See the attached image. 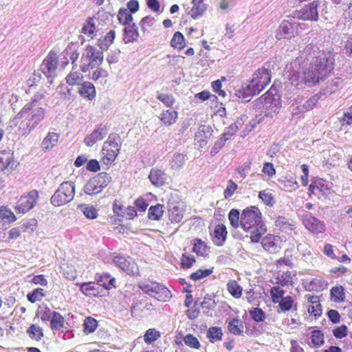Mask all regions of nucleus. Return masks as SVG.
<instances>
[{
  "mask_svg": "<svg viewBox=\"0 0 352 352\" xmlns=\"http://www.w3.org/2000/svg\"><path fill=\"white\" fill-rule=\"evenodd\" d=\"M38 98H34L28 102L15 116L14 120L20 122L19 130L23 135L29 134L44 119L45 110L42 107L34 108Z\"/></svg>",
  "mask_w": 352,
  "mask_h": 352,
  "instance_id": "obj_1",
  "label": "nucleus"
},
{
  "mask_svg": "<svg viewBox=\"0 0 352 352\" xmlns=\"http://www.w3.org/2000/svg\"><path fill=\"white\" fill-rule=\"evenodd\" d=\"M334 69L333 57H322L320 62L310 63L302 71V81L305 85H315L324 80Z\"/></svg>",
  "mask_w": 352,
  "mask_h": 352,
  "instance_id": "obj_2",
  "label": "nucleus"
},
{
  "mask_svg": "<svg viewBox=\"0 0 352 352\" xmlns=\"http://www.w3.org/2000/svg\"><path fill=\"white\" fill-rule=\"evenodd\" d=\"M121 138L118 133H111L104 142L101 150L100 162L105 165H112L121 149Z\"/></svg>",
  "mask_w": 352,
  "mask_h": 352,
  "instance_id": "obj_3",
  "label": "nucleus"
},
{
  "mask_svg": "<svg viewBox=\"0 0 352 352\" xmlns=\"http://www.w3.org/2000/svg\"><path fill=\"white\" fill-rule=\"evenodd\" d=\"M104 60L103 52L93 45H87L81 56L80 69L85 73L100 66Z\"/></svg>",
  "mask_w": 352,
  "mask_h": 352,
  "instance_id": "obj_4",
  "label": "nucleus"
},
{
  "mask_svg": "<svg viewBox=\"0 0 352 352\" xmlns=\"http://www.w3.org/2000/svg\"><path fill=\"white\" fill-rule=\"evenodd\" d=\"M271 81V71L264 67L258 68L247 86L249 95L255 96L262 91Z\"/></svg>",
  "mask_w": 352,
  "mask_h": 352,
  "instance_id": "obj_5",
  "label": "nucleus"
},
{
  "mask_svg": "<svg viewBox=\"0 0 352 352\" xmlns=\"http://www.w3.org/2000/svg\"><path fill=\"white\" fill-rule=\"evenodd\" d=\"M74 195V184L70 181L63 182L51 197L50 202L54 206L59 207L70 202Z\"/></svg>",
  "mask_w": 352,
  "mask_h": 352,
  "instance_id": "obj_6",
  "label": "nucleus"
},
{
  "mask_svg": "<svg viewBox=\"0 0 352 352\" xmlns=\"http://www.w3.org/2000/svg\"><path fill=\"white\" fill-rule=\"evenodd\" d=\"M272 302L278 305V312H289L294 307L296 309L294 298L289 295L284 296L285 291L280 286H273L270 290Z\"/></svg>",
  "mask_w": 352,
  "mask_h": 352,
  "instance_id": "obj_7",
  "label": "nucleus"
},
{
  "mask_svg": "<svg viewBox=\"0 0 352 352\" xmlns=\"http://www.w3.org/2000/svg\"><path fill=\"white\" fill-rule=\"evenodd\" d=\"M262 214L256 206H250L244 209L240 219V226L244 231L258 227L261 223Z\"/></svg>",
  "mask_w": 352,
  "mask_h": 352,
  "instance_id": "obj_8",
  "label": "nucleus"
},
{
  "mask_svg": "<svg viewBox=\"0 0 352 352\" xmlns=\"http://www.w3.org/2000/svg\"><path fill=\"white\" fill-rule=\"evenodd\" d=\"M138 287L144 294L160 301H166L170 297L168 288L155 281L140 283Z\"/></svg>",
  "mask_w": 352,
  "mask_h": 352,
  "instance_id": "obj_9",
  "label": "nucleus"
},
{
  "mask_svg": "<svg viewBox=\"0 0 352 352\" xmlns=\"http://www.w3.org/2000/svg\"><path fill=\"white\" fill-rule=\"evenodd\" d=\"M295 18L289 17L283 20L280 24L276 37L278 40L291 39L299 34L300 23L295 21Z\"/></svg>",
  "mask_w": 352,
  "mask_h": 352,
  "instance_id": "obj_10",
  "label": "nucleus"
},
{
  "mask_svg": "<svg viewBox=\"0 0 352 352\" xmlns=\"http://www.w3.org/2000/svg\"><path fill=\"white\" fill-rule=\"evenodd\" d=\"M113 263L127 275L132 276H138L140 275L138 265L135 261L129 256L119 254L113 258Z\"/></svg>",
  "mask_w": 352,
  "mask_h": 352,
  "instance_id": "obj_11",
  "label": "nucleus"
},
{
  "mask_svg": "<svg viewBox=\"0 0 352 352\" xmlns=\"http://www.w3.org/2000/svg\"><path fill=\"white\" fill-rule=\"evenodd\" d=\"M39 192L37 190H32L26 195L20 197L16 203L14 210L16 214H25L31 210L37 204Z\"/></svg>",
  "mask_w": 352,
  "mask_h": 352,
  "instance_id": "obj_12",
  "label": "nucleus"
},
{
  "mask_svg": "<svg viewBox=\"0 0 352 352\" xmlns=\"http://www.w3.org/2000/svg\"><path fill=\"white\" fill-rule=\"evenodd\" d=\"M320 6L319 1H314L302 9L293 12V18L303 21H317L319 19L318 8Z\"/></svg>",
  "mask_w": 352,
  "mask_h": 352,
  "instance_id": "obj_13",
  "label": "nucleus"
},
{
  "mask_svg": "<svg viewBox=\"0 0 352 352\" xmlns=\"http://www.w3.org/2000/svg\"><path fill=\"white\" fill-rule=\"evenodd\" d=\"M19 162L15 160L11 149L0 150V172L10 173L17 168Z\"/></svg>",
  "mask_w": 352,
  "mask_h": 352,
  "instance_id": "obj_14",
  "label": "nucleus"
},
{
  "mask_svg": "<svg viewBox=\"0 0 352 352\" xmlns=\"http://www.w3.org/2000/svg\"><path fill=\"white\" fill-rule=\"evenodd\" d=\"M302 223L308 230L314 234H318L325 231L324 222L320 221L311 214H307L303 216Z\"/></svg>",
  "mask_w": 352,
  "mask_h": 352,
  "instance_id": "obj_15",
  "label": "nucleus"
},
{
  "mask_svg": "<svg viewBox=\"0 0 352 352\" xmlns=\"http://www.w3.org/2000/svg\"><path fill=\"white\" fill-rule=\"evenodd\" d=\"M281 238L274 234H268L261 240L263 249L269 253L275 254L280 249Z\"/></svg>",
  "mask_w": 352,
  "mask_h": 352,
  "instance_id": "obj_16",
  "label": "nucleus"
},
{
  "mask_svg": "<svg viewBox=\"0 0 352 352\" xmlns=\"http://www.w3.org/2000/svg\"><path fill=\"white\" fill-rule=\"evenodd\" d=\"M80 292L89 297H102L105 294L103 289L94 282L83 283L80 285Z\"/></svg>",
  "mask_w": 352,
  "mask_h": 352,
  "instance_id": "obj_17",
  "label": "nucleus"
},
{
  "mask_svg": "<svg viewBox=\"0 0 352 352\" xmlns=\"http://www.w3.org/2000/svg\"><path fill=\"white\" fill-rule=\"evenodd\" d=\"M296 273L289 270H278L276 272V284L281 287H289L294 285Z\"/></svg>",
  "mask_w": 352,
  "mask_h": 352,
  "instance_id": "obj_18",
  "label": "nucleus"
},
{
  "mask_svg": "<svg viewBox=\"0 0 352 352\" xmlns=\"http://www.w3.org/2000/svg\"><path fill=\"white\" fill-rule=\"evenodd\" d=\"M228 231L226 226L223 223H218L215 226L213 233L211 234L212 243L218 246H223L226 241Z\"/></svg>",
  "mask_w": 352,
  "mask_h": 352,
  "instance_id": "obj_19",
  "label": "nucleus"
},
{
  "mask_svg": "<svg viewBox=\"0 0 352 352\" xmlns=\"http://www.w3.org/2000/svg\"><path fill=\"white\" fill-rule=\"evenodd\" d=\"M307 301V311L310 316L318 318L322 315V306L318 296L308 294L305 296Z\"/></svg>",
  "mask_w": 352,
  "mask_h": 352,
  "instance_id": "obj_20",
  "label": "nucleus"
},
{
  "mask_svg": "<svg viewBox=\"0 0 352 352\" xmlns=\"http://www.w3.org/2000/svg\"><path fill=\"white\" fill-rule=\"evenodd\" d=\"M302 54L305 58L307 60H311V63H319L322 57H331L330 56H327L324 52L320 51L318 47L311 43L307 45L304 48Z\"/></svg>",
  "mask_w": 352,
  "mask_h": 352,
  "instance_id": "obj_21",
  "label": "nucleus"
},
{
  "mask_svg": "<svg viewBox=\"0 0 352 352\" xmlns=\"http://www.w3.org/2000/svg\"><path fill=\"white\" fill-rule=\"evenodd\" d=\"M78 94L85 99L93 100L96 96V90L94 85L89 81H84L80 85Z\"/></svg>",
  "mask_w": 352,
  "mask_h": 352,
  "instance_id": "obj_22",
  "label": "nucleus"
},
{
  "mask_svg": "<svg viewBox=\"0 0 352 352\" xmlns=\"http://www.w3.org/2000/svg\"><path fill=\"white\" fill-rule=\"evenodd\" d=\"M107 135V128L97 127L93 132L87 135L84 139V142L87 146H92L98 141L102 140Z\"/></svg>",
  "mask_w": 352,
  "mask_h": 352,
  "instance_id": "obj_23",
  "label": "nucleus"
},
{
  "mask_svg": "<svg viewBox=\"0 0 352 352\" xmlns=\"http://www.w3.org/2000/svg\"><path fill=\"white\" fill-rule=\"evenodd\" d=\"M329 189L328 182L322 178H314L309 186V195H316L317 191L324 193Z\"/></svg>",
  "mask_w": 352,
  "mask_h": 352,
  "instance_id": "obj_24",
  "label": "nucleus"
},
{
  "mask_svg": "<svg viewBox=\"0 0 352 352\" xmlns=\"http://www.w3.org/2000/svg\"><path fill=\"white\" fill-rule=\"evenodd\" d=\"M148 178L151 184L157 187L164 186L166 182V175L165 173L157 168L151 170Z\"/></svg>",
  "mask_w": 352,
  "mask_h": 352,
  "instance_id": "obj_25",
  "label": "nucleus"
},
{
  "mask_svg": "<svg viewBox=\"0 0 352 352\" xmlns=\"http://www.w3.org/2000/svg\"><path fill=\"white\" fill-rule=\"evenodd\" d=\"M96 281L100 287H102L103 290H110L116 287V278L109 273H103L96 279Z\"/></svg>",
  "mask_w": 352,
  "mask_h": 352,
  "instance_id": "obj_26",
  "label": "nucleus"
},
{
  "mask_svg": "<svg viewBox=\"0 0 352 352\" xmlns=\"http://www.w3.org/2000/svg\"><path fill=\"white\" fill-rule=\"evenodd\" d=\"M192 244L193 245L192 250L198 256L206 257L208 256L209 247L205 241L201 239L196 238L192 240Z\"/></svg>",
  "mask_w": 352,
  "mask_h": 352,
  "instance_id": "obj_27",
  "label": "nucleus"
},
{
  "mask_svg": "<svg viewBox=\"0 0 352 352\" xmlns=\"http://www.w3.org/2000/svg\"><path fill=\"white\" fill-rule=\"evenodd\" d=\"M159 118L165 126H170L177 122L178 112L173 109L164 110L161 112Z\"/></svg>",
  "mask_w": 352,
  "mask_h": 352,
  "instance_id": "obj_28",
  "label": "nucleus"
},
{
  "mask_svg": "<svg viewBox=\"0 0 352 352\" xmlns=\"http://www.w3.org/2000/svg\"><path fill=\"white\" fill-rule=\"evenodd\" d=\"M116 37L115 30H110L98 40V45L100 50H107L113 43Z\"/></svg>",
  "mask_w": 352,
  "mask_h": 352,
  "instance_id": "obj_29",
  "label": "nucleus"
},
{
  "mask_svg": "<svg viewBox=\"0 0 352 352\" xmlns=\"http://www.w3.org/2000/svg\"><path fill=\"white\" fill-rule=\"evenodd\" d=\"M229 332L235 336H240L243 333V322L238 318H233L228 322Z\"/></svg>",
  "mask_w": 352,
  "mask_h": 352,
  "instance_id": "obj_30",
  "label": "nucleus"
},
{
  "mask_svg": "<svg viewBox=\"0 0 352 352\" xmlns=\"http://www.w3.org/2000/svg\"><path fill=\"white\" fill-rule=\"evenodd\" d=\"M59 135L54 132H49L41 142L43 150L47 151L54 147L58 141Z\"/></svg>",
  "mask_w": 352,
  "mask_h": 352,
  "instance_id": "obj_31",
  "label": "nucleus"
},
{
  "mask_svg": "<svg viewBox=\"0 0 352 352\" xmlns=\"http://www.w3.org/2000/svg\"><path fill=\"white\" fill-rule=\"evenodd\" d=\"M278 93V90L276 87L275 85H272L268 91L258 98V101L260 103H264L265 104H272L276 100Z\"/></svg>",
  "mask_w": 352,
  "mask_h": 352,
  "instance_id": "obj_32",
  "label": "nucleus"
},
{
  "mask_svg": "<svg viewBox=\"0 0 352 352\" xmlns=\"http://www.w3.org/2000/svg\"><path fill=\"white\" fill-rule=\"evenodd\" d=\"M83 75L78 71L72 70L65 77L66 83L70 87L80 86L83 80Z\"/></svg>",
  "mask_w": 352,
  "mask_h": 352,
  "instance_id": "obj_33",
  "label": "nucleus"
},
{
  "mask_svg": "<svg viewBox=\"0 0 352 352\" xmlns=\"http://www.w3.org/2000/svg\"><path fill=\"white\" fill-rule=\"evenodd\" d=\"M170 45L175 50L182 51L186 45V39L180 32H175L170 40Z\"/></svg>",
  "mask_w": 352,
  "mask_h": 352,
  "instance_id": "obj_34",
  "label": "nucleus"
},
{
  "mask_svg": "<svg viewBox=\"0 0 352 352\" xmlns=\"http://www.w3.org/2000/svg\"><path fill=\"white\" fill-rule=\"evenodd\" d=\"M331 300L336 303L342 302L345 300L344 288L342 285H336L330 289Z\"/></svg>",
  "mask_w": 352,
  "mask_h": 352,
  "instance_id": "obj_35",
  "label": "nucleus"
},
{
  "mask_svg": "<svg viewBox=\"0 0 352 352\" xmlns=\"http://www.w3.org/2000/svg\"><path fill=\"white\" fill-rule=\"evenodd\" d=\"M28 336L33 340L40 341L44 336L43 329L36 324H32L26 331Z\"/></svg>",
  "mask_w": 352,
  "mask_h": 352,
  "instance_id": "obj_36",
  "label": "nucleus"
},
{
  "mask_svg": "<svg viewBox=\"0 0 352 352\" xmlns=\"http://www.w3.org/2000/svg\"><path fill=\"white\" fill-rule=\"evenodd\" d=\"M65 319L62 315L56 311H53L50 320V327L54 331H59L64 327Z\"/></svg>",
  "mask_w": 352,
  "mask_h": 352,
  "instance_id": "obj_37",
  "label": "nucleus"
},
{
  "mask_svg": "<svg viewBox=\"0 0 352 352\" xmlns=\"http://www.w3.org/2000/svg\"><path fill=\"white\" fill-rule=\"evenodd\" d=\"M164 206L160 204H157L155 206H152L148 209V217L150 219L153 221L160 220L164 214Z\"/></svg>",
  "mask_w": 352,
  "mask_h": 352,
  "instance_id": "obj_38",
  "label": "nucleus"
},
{
  "mask_svg": "<svg viewBox=\"0 0 352 352\" xmlns=\"http://www.w3.org/2000/svg\"><path fill=\"white\" fill-rule=\"evenodd\" d=\"M162 336V333L155 328H150L146 331L144 335V340L146 344H151L159 340Z\"/></svg>",
  "mask_w": 352,
  "mask_h": 352,
  "instance_id": "obj_39",
  "label": "nucleus"
},
{
  "mask_svg": "<svg viewBox=\"0 0 352 352\" xmlns=\"http://www.w3.org/2000/svg\"><path fill=\"white\" fill-rule=\"evenodd\" d=\"M132 14L126 8H120L117 15L119 23L123 25H130L133 19Z\"/></svg>",
  "mask_w": 352,
  "mask_h": 352,
  "instance_id": "obj_40",
  "label": "nucleus"
},
{
  "mask_svg": "<svg viewBox=\"0 0 352 352\" xmlns=\"http://www.w3.org/2000/svg\"><path fill=\"white\" fill-rule=\"evenodd\" d=\"M58 61L56 54L50 52L44 60V65L49 72H54L58 67Z\"/></svg>",
  "mask_w": 352,
  "mask_h": 352,
  "instance_id": "obj_41",
  "label": "nucleus"
},
{
  "mask_svg": "<svg viewBox=\"0 0 352 352\" xmlns=\"http://www.w3.org/2000/svg\"><path fill=\"white\" fill-rule=\"evenodd\" d=\"M275 226L283 232L292 231L294 229V224L284 217L279 216L275 221Z\"/></svg>",
  "mask_w": 352,
  "mask_h": 352,
  "instance_id": "obj_42",
  "label": "nucleus"
},
{
  "mask_svg": "<svg viewBox=\"0 0 352 352\" xmlns=\"http://www.w3.org/2000/svg\"><path fill=\"white\" fill-rule=\"evenodd\" d=\"M207 338L212 343L221 341L223 338V331L221 327H212L207 331Z\"/></svg>",
  "mask_w": 352,
  "mask_h": 352,
  "instance_id": "obj_43",
  "label": "nucleus"
},
{
  "mask_svg": "<svg viewBox=\"0 0 352 352\" xmlns=\"http://www.w3.org/2000/svg\"><path fill=\"white\" fill-rule=\"evenodd\" d=\"M138 36L137 27L135 23H133L131 27L124 29V41L125 43H132L136 41Z\"/></svg>",
  "mask_w": 352,
  "mask_h": 352,
  "instance_id": "obj_44",
  "label": "nucleus"
},
{
  "mask_svg": "<svg viewBox=\"0 0 352 352\" xmlns=\"http://www.w3.org/2000/svg\"><path fill=\"white\" fill-rule=\"evenodd\" d=\"M102 190L98 186V182L94 181V177L89 179L84 187V192L89 195H94L100 192Z\"/></svg>",
  "mask_w": 352,
  "mask_h": 352,
  "instance_id": "obj_45",
  "label": "nucleus"
},
{
  "mask_svg": "<svg viewBox=\"0 0 352 352\" xmlns=\"http://www.w3.org/2000/svg\"><path fill=\"white\" fill-rule=\"evenodd\" d=\"M227 289L235 298H239L242 295L243 289L236 280H230L227 283Z\"/></svg>",
  "mask_w": 352,
  "mask_h": 352,
  "instance_id": "obj_46",
  "label": "nucleus"
},
{
  "mask_svg": "<svg viewBox=\"0 0 352 352\" xmlns=\"http://www.w3.org/2000/svg\"><path fill=\"white\" fill-rule=\"evenodd\" d=\"M183 212L178 206H173L168 210V219L171 223H179L183 219Z\"/></svg>",
  "mask_w": 352,
  "mask_h": 352,
  "instance_id": "obj_47",
  "label": "nucleus"
},
{
  "mask_svg": "<svg viewBox=\"0 0 352 352\" xmlns=\"http://www.w3.org/2000/svg\"><path fill=\"white\" fill-rule=\"evenodd\" d=\"M207 10V6L205 3L192 4V7L189 11L191 18L197 19L201 16L204 12Z\"/></svg>",
  "mask_w": 352,
  "mask_h": 352,
  "instance_id": "obj_48",
  "label": "nucleus"
},
{
  "mask_svg": "<svg viewBox=\"0 0 352 352\" xmlns=\"http://www.w3.org/2000/svg\"><path fill=\"white\" fill-rule=\"evenodd\" d=\"M156 20L151 16H146L142 18L140 22V25L144 32H149L153 29Z\"/></svg>",
  "mask_w": 352,
  "mask_h": 352,
  "instance_id": "obj_49",
  "label": "nucleus"
},
{
  "mask_svg": "<svg viewBox=\"0 0 352 352\" xmlns=\"http://www.w3.org/2000/svg\"><path fill=\"white\" fill-rule=\"evenodd\" d=\"M94 181L98 182V186L101 188L102 190L106 186H108V184L111 182V175L104 172H102L98 173L97 175L94 177Z\"/></svg>",
  "mask_w": 352,
  "mask_h": 352,
  "instance_id": "obj_50",
  "label": "nucleus"
},
{
  "mask_svg": "<svg viewBox=\"0 0 352 352\" xmlns=\"http://www.w3.org/2000/svg\"><path fill=\"white\" fill-rule=\"evenodd\" d=\"M98 327V321L91 317H87L83 323V331L85 333L89 334L94 332Z\"/></svg>",
  "mask_w": 352,
  "mask_h": 352,
  "instance_id": "obj_51",
  "label": "nucleus"
},
{
  "mask_svg": "<svg viewBox=\"0 0 352 352\" xmlns=\"http://www.w3.org/2000/svg\"><path fill=\"white\" fill-rule=\"evenodd\" d=\"M258 198L268 206H272L275 203L274 195L269 189L260 191Z\"/></svg>",
  "mask_w": 352,
  "mask_h": 352,
  "instance_id": "obj_52",
  "label": "nucleus"
},
{
  "mask_svg": "<svg viewBox=\"0 0 352 352\" xmlns=\"http://www.w3.org/2000/svg\"><path fill=\"white\" fill-rule=\"evenodd\" d=\"M0 218L6 220L8 223H13L16 220L14 213L6 206L0 207Z\"/></svg>",
  "mask_w": 352,
  "mask_h": 352,
  "instance_id": "obj_53",
  "label": "nucleus"
},
{
  "mask_svg": "<svg viewBox=\"0 0 352 352\" xmlns=\"http://www.w3.org/2000/svg\"><path fill=\"white\" fill-rule=\"evenodd\" d=\"M157 98L161 101L166 107H171L175 103V98L172 94L157 93Z\"/></svg>",
  "mask_w": 352,
  "mask_h": 352,
  "instance_id": "obj_54",
  "label": "nucleus"
},
{
  "mask_svg": "<svg viewBox=\"0 0 352 352\" xmlns=\"http://www.w3.org/2000/svg\"><path fill=\"white\" fill-rule=\"evenodd\" d=\"M44 296V289L42 288H36L27 295L28 300L32 303L41 301Z\"/></svg>",
  "mask_w": 352,
  "mask_h": 352,
  "instance_id": "obj_55",
  "label": "nucleus"
},
{
  "mask_svg": "<svg viewBox=\"0 0 352 352\" xmlns=\"http://www.w3.org/2000/svg\"><path fill=\"white\" fill-rule=\"evenodd\" d=\"M96 28L94 18H89L82 28V32L89 36H91L96 32Z\"/></svg>",
  "mask_w": 352,
  "mask_h": 352,
  "instance_id": "obj_56",
  "label": "nucleus"
},
{
  "mask_svg": "<svg viewBox=\"0 0 352 352\" xmlns=\"http://www.w3.org/2000/svg\"><path fill=\"white\" fill-rule=\"evenodd\" d=\"M320 94L318 93L310 97L302 105L304 111H309L312 110L320 99Z\"/></svg>",
  "mask_w": 352,
  "mask_h": 352,
  "instance_id": "obj_57",
  "label": "nucleus"
},
{
  "mask_svg": "<svg viewBox=\"0 0 352 352\" xmlns=\"http://www.w3.org/2000/svg\"><path fill=\"white\" fill-rule=\"evenodd\" d=\"M215 306L216 302L214 300L209 296H205L201 303L202 309L207 314H210Z\"/></svg>",
  "mask_w": 352,
  "mask_h": 352,
  "instance_id": "obj_58",
  "label": "nucleus"
},
{
  "mask_svg": "<svg viewBox=\"0 0 352 352\" xmlns=\"http://www.w3.org/2000/svg\"><path fill=\"white\" fill-rule=\"evenodd\" d=\"M52 315V313L50 309L46 305L39 306L36 311V316L39 317L43 321L49 320Z\"/></svg>",
  "mask_w": 352,
  "mask_h": 352,
  "instance_id": "obj_59",
  "label": "nucleus"
},
{
  "mask_svg": "<svg viewBox=\"0 0 352 352\" xmlns=\"http://www.w3.org/2000/svg\"><path fill=\"white\" fill-rule=\"evenodd\" d=\"M184 342L186 346L194 349H199L201 347V344L198 339L190 333L184 336Z\"/></svg>",
  "mask_w": 352,
  "mask_h": 352,
  "instance_id": "obj_60",
  "label": "nucleus"
},
{
  "mask_svg": "<svg viewBox=\"0 0 352 352\" xmlns=\"http://www.w3.org/2000/svg\"><path fill=\"white\" fill-rule=\"evenodd\" d=\"M239 211L237 209H232L228 214V219L230 225L234 228H237L240 226Z\"/></svg>",
  "mask_w": 352,
  "mask_h": 352,
  "instance_id": "obj_61",
  "label": "nucleus"
},
{
  "mask_svg": "<svg viewBox=\"0 0 352 352\" xmlns=\"http://www.w3.org/2000/svg\"><path fill=\"white\" fill-rule=\"evenodd\" d=\"M311 340L314 346H320L324 342V334L320 330H314L311 332Z\"/></svg>",
  "mask_w": 352,
  "mask_h": 352,
  "instance_id": "obj_62",
  "label": "nucleus"
},
{
  "mask_svg": "<svg viewBox=\"0 0 352 352\" xmlns=\"http://www.w3.org/2000/svg\"><path fill=\"white\" fill-rule=\"evenodd\" d=\"M238 189V185L232 179L228 181V184L223 191V196L226 199L231 197Z\"/></svg>",
  "mask_w": 352,
  "mask_h": 352,
  "instance_id": "obj_63",
  "label": "nucleus"
},
{
  "mask_svg": "<svg viewBox=\"0 0 352 352\" xmlns=\"http://www.w3.org/2000/svg\"><path fill=\"white\" fill-rule=\"evenodd\" d=\"M195 262L196 259L193 255L185 253L181 257V265L183 268L189 269Z\"/></svg>",
  "mask_w": 352,
  "mask_h": 352,
  "instance_id": "obj_64",
  "label": "nucleus"
}]
</instances>
